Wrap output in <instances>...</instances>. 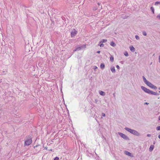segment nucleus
Instances as JSON below:
<instances>
[{
	"mask_svg": "<svg viewBox=\"0 0 160 160\" xmlns=\"http://www.w3.org/2000/svg\"><path fill=\"white\" fill-rule=\"evenodd\" d=\"M123 62H124L123 61H121V62H120L121 64H123V63H124Z\"/></svg>",
	"mask_w": 160,
	"mask_h": 160,
	"instance_id": "ea45409f",
	"label": "nucleus"
},
{
	"mask_svg": "<svg viewBox=\"0 0 160 160\" xmlns=\"http://www.w3.org/2000/svg\"><path fill=\"white\" fill-rule=\"evenodd\" d=\"M159 120H160V116L159 117Z\"/></svg>",
	"mask_w": 160,
	"mask_h": 160,
	"instance_id": "de8ad7c7",
	"label": "nucleus"
},
{
	"mask_svg": "<svg viewBox=\"0 0 160 160\" xmlns=\"http://www.w3.org/2000/svg\"><path fill=\"white\" fill-rule=\"evenodd\" d=\"M62 19L63 20H66L65 19H66V18H65L64 17H62Z\"/></svg>",
	"mask_w": 160,
	"mask_h": 160,
	"instance_id": "7c9ffc66",
	"label": "nucleus"
},
{
	"mask_svg": "<svg viewBox=\"0 0 160 160\" xmlns=\"http://www.w3.org/2000/svg\"><path fill=\"white\" fill-rule=\"evenodd\" d=\"M95 10H97V9H96V8H95Z\"/></svg>",
	"mask_w": 160,
	"mask_h": 160,
	"instance_id": "603ef678",
	"label": "nucleus"
},
{
	"mask_svg": "<svg viewBox=\"0 0 160 160\" xmlns=\"http://www.w3.org/2000/svg\"><path fill=\"white\" fill-rule=\"evenodd\" d=\"M98 99H95V102L97 104H98Z\"/></svg>",
	"mask_w": 160,
	"mask_h": 160,
	"instance_id": "393cba45",
	"label": "nucleus"
},
{
	"mask_svg": "<svg viewBox=\"0 0 160 160\" xmlns=\"http://www.w3.org/2000/svg\"><path fill=\"white\" fill-rule=\"evenodd\" d=\"M158 138L160 139V135H159L158 136Z\"/></svg>",
	"mask_w": 160,
	"mask_h": 160,
	"instance_id": "c03bdc74",
	"label": "nucleus"
},
{
	"mask_svg": "<svg viewBox=\"0 0 160 160\" xmlns=\"http://www.w3.org/2000/svg\"><path fill=\"white\" fill-rule=\"evenodd\" d=\"M110 61L111 62H113L114 61V58H113V57L111 55L110 57Z\"/></svg>",
	"mask_w": 160,
	"mask_h": 160,
	"instance_id": "f3484780",
	"label": "nucleus"
},
{
	"mask_svg": "<svg viewBox=\"0 0 160 160\" xmlns=\"http://www.w3.org/2000/svg\"><path fill=\"white\" fill-rule=\"evenodd\" d=\"M37 146H34V148H35V147H37Z\"/></svg>",
	"mask_w": 160,
	"mask_h": 160,
	"instance_id": "8fccbe9b",
	"label": "nucleus"
},
{
	"mask_svg": "<svg viewBox=\"0 0 160 160\" xmlns=\"http://www.w3.org/2000/svg\"><path fill=\"white\" fill-rule=\"evenodd\" d=\"M100 68H101L103 70L105 68V64L104 63H102L100 64Z\"/></svg>",
	"mask_w": 160,
	"mask_h": 160,
	"instance_id": "f8f14e48",
	"label": "nucleus"
},
{
	"mask_svg": "<svg viewBox=\"0 0 160 160\" xmlns=\"http://www.w3.org/2000/svg\"><path fill=\"white\" fill-rule=\"evenodd\" d=\"M113 97L115 98V93H113Z\"/></svg>",
	"mask_w": 160,
	"mask_h": 160,
	"instance_id": "4c0bfd02",
	"label": "nucleus"
},
{
	"mask_svg": "<svg viewBox=\"0 0 160 160\" xmlns=\"http://www.w3.org/2000/svg\"><path fill=\"white\" fill-rule=\"evenodd\" d=\"M125 154L132 157H133V155L131 153L128 151H125L124 152Z\"/></svg>",
	"mask_w": 160,
	"mask_h": 160,
	"instance_id": "423d86ee",
	"label": "nucleus"
},
{
	"mask_svg": "<svg viewBox=\"0 0 160 160\" xmlns=\"http://www.w3.org/2000/svg\"><path fill=\"white\" fill-rule=\"evenodd\" d=\"M116 67L118 69H119V68H120V67H119V65H116Z\"/></svg>",
	"mask_w": 160,
	"mask_h": 160,
	"instance_id": "2f4dec72",
	"label": "nucleus"
},
{
	"mask_svg": "<svg viewBox=\"0 0 160 160\" xmlns=\"http://www.w3.org/2000/svg\"><path fill=\"white\" fill-rule=\"evenodd\" d=\"M157 18L159 19L160 20V14H159L157 16Z\"/></svg>",
	"mask_w": 160,
	"mask_h": 160,
	"instance_id": "a878e982",
	"label": "nucleus"
},
{
	"mask_svg": "<svg viewBox=\"0 0 160 160\" xmlns=\"http://www.w3.org/2000/svg\"><path fill=\"white\" fill-rule=\"evenodd\" d=\"M158 89L160 90V87L158 88Z\"/></svg>",
	"mask_w": 160,
	"mask_h": 160,
	"instance_id": "49530a36",
	"label": "nucleus"
},
{
	"mask_svg": "<svg viewBox=\"0 0 160 160\" xmlns=\"http://www.w3.org/2000/svg\"><path fill=\"white\" fill-rule=\"evenodd\" d=\"M107 39H103L99 42V43L106 42H107Z\"/></svg>",
	"mask_w": 160,
	"mask_h": 160,
	"instance_id": "4468645a",
	"label": "nucleus"
},
{
	"mask_svg": "<svg viewBox=\"0 0 160 160\" xmlns=\"http://www.w3.org/2000/svg\"><path fill=\"white\" fill-rule=\"evenodd\" d=\"M152 89H154L156 90V89H157V87L156 86H155L154 85L153 88H152Z\"/></svg>",
	"mask_w": 160,
	"mask_h": 160,
	"instance_id": "cd10ccee",
	"label": "nucleus"
},
{
	"mask_svg": "<svg viewBox=\"0 0 160 160\" xmlns=\"http://www.w3.org/2000/svg\"><path fill=\"white\" fill-rule=\"evenodd\" d=\"M32 139L30 138L29 139H27L24 142V145L28 146L30 145L32 143Z\"/></svg>",
	"mask_w": 160,
	"mask_h": 160,
	"instance_id": "7ed1b4c3",
	"label": "nucleus"
},
{
	"mask_svg": "<svg viewBox=\"0 0 160 160\" xmlns=\"http://www.w3.org/2000/svg\"><path fill=\"white\" fill-rule=\"evenodd\" d=\"M124 18V19H125V18Z\"/></svg>",
	"mask_w": 160,
	"mask_h": 160,
	"instance_id": "5fc2aeb1",
	"label": "nucleus"
},
{
	"mask_svg": "<svg viewBox=\"0 0 160 160\" xmlns=\"http://www.w3.org/2000/svg\"><path fill=\"white\" fill-rule=\"evenodd\" d=\"M143 35L144 36H146L147 35V33L145 31H143L142 32Z\"/></svg>",
	"mask_w": 160,
	"mask_h": 160,
	"instance_id": "412c9836",
	"label": "nucleus"
},
{
	"mask_svg": "<svg viewBox=\"0 0 160 160\" xmlns=\"http://www.w3.org/2000/svg\"><path fill=\"white\" fill-rule=\"evenodd\" d=\"M150 9L153 14H154V9L153 7H151L150 8Z\"/></svg>",
	"mask_w": 160,
	"mask_h": 160,
	"instance_id": "dca6fc26",
	"label": "nucleus"
},
{
	"mask_svg": "<svg viewBox=\"0 0 160 160\" xmlns=\"http://www.w3.org/2000/svg\"><path fill=\"white\" fill-rule=\"evenodd\" d=\"M1 81H0V83H1Z\"/></svg>",
	"mask_w": 160,
	"mask_h": 160,
	"instance_id": "3c124183",
	"label": "nucleus"
},
{
	"mask_svg": "<svg viewBox=\"0 0 160 160\" xmlns=\"http://www.w3.org/2000/svg\"><path fill=\"white\" fill-rule=\"evenodd\" d=\"M98 45L100 47H103L104 46V44L102 43H99V44H98Z\"/></svg>",
	"mask_w": 160,
	"mask_h": 160,
	"instance_id": "6ab92c4d",
	"label": "nucleus"
},
{
	"mask_svg": "<svg viewBox=\"0 0 160 160\" xmlns=\"http://www.w3.org/2000/svg\"><path fill=\"white\" fill-rule=\"evenodd\" d=\"M51 21H52V23L54 24V21H52V20H51Z\"/></svg>",
	"mask_w": 160,
	"mask_h": 160,
	"instance_id": "a19ab883",
	"label": "nucleus"
},
{
	"mask_svg": "<svg viewBox=\"0 0 160 160\" xmlns=\"http://www.w3.org/2000/svg\"><path fill=\"white\" fill-rule=\"evenodd\" d=\"M110 45L112 47H115L116 45L115 43L113 41H111L110 42Z\"/></svg>",
	"mask_w": 160,
	"mask_h": 160,
	"instance_id": "ddd939ff",
	"label": "nucleus"
},
{
	"mask_svg": "<svg viewBox=\"0 0 160 160\" xmlns=\"http://www.w3.org/2000/svg\"><path fill=\"white\" fill-rule=\"evenodd\" d=\"M147 136L148 137H150L151 136V135L150 134H148L147 135Z\"/></svg>",
	"mask_w": 160,
	"mask_h": 160,
	"instance_id": "58836bf2",
	"label": "nucleus"
},
{
	"mask_svg": "<svg viewBox=\"0 0 160 160\" xmlns=\"http://www.w3.org/2000/svg\"><path fill=\"white\" fill-rule=\"evenodd\" d=\"M130 49L131 51L132 52H134L135 50V48L133 46H130Z\"/></svg>",
	"mask_w": 160,
	"mask_h": 160,
	"instance_id": "9b49d317",
	"label": "nucleus"
},
{
	"mask_svg": "<svg viewBox=\"0 0 160 160\" xmlns=\"http://www.w3.org/2000/svg\"><path fill=\"white\" fill-rule=\"evenodd\" d=\"M145 103V104H147V105H148V104H149L148 103H147V102H146V103Z\"/></svg>",
	"mask_w": 160,
	"mask_h": 160,
	"instance_id": "37998d69",
	"label": "nucleus"
},
{
	"mask_svg": "<svg viewBox=\"0 0 160 160\" xmlns=\"http://www.w3.org/2000/svg\"><path fill=\"white\" fill-rule=\"evenodd\" d=\"M95 10H97V9H96V8H95Z\"/></svg>",
	"mask_w": 160,
	"mask_h": 160,
	"instance_id": "864d4df0",
	"label": "nucleus"
},
{
	"mask_svg": "<svg viewBox=\"0 0 160 160\" xmlns=\"http://www.w3.org/2000/svg\"><path fill=\"white\" fill-rule=\"evenodd\" d=\"M39 64H40V63H38V65L40 67H41V66Z\"/></svg>",
	"mask_w": 160,
	"mask_h": 160,
	"instance_id": "a18cd8bd",
	"label": "nucleus"
},
{
	"mask_svg": "<svg viewBox=\"0 0 160 160\" xmlns=\"http://www.w3.org/2000/svg\"><path fill=\"white\" fill-rule=\"evenodd\" d=\"M135 38L137 40H139L140 39L139 37L137 35L135 36Z\"/></svg>",
	"mask_w": 160,
	"mask_h": 160,
	"instance_id": "5701e85b",
	"label": "nucleus"
},
{
	"mask_svg": "<svg viewBox=\"0 0 160 160\" xmlns=\"http://www.w3.org/2000/svg\"><path fill=\"white\" fill-rule=\"evenodd\" d=\"M142 78L145 83L147 84L149 82L148 81L144 76H142Z\"/></svg>",
	"mask_w": 160,
	"mask_h": 160,
	"instance_id": "1a4fd4ad",
	"label": "nucleus"
},
{
	"mask_svg": "<svg viewBox=\"0 0 160 160\" xmlns=\"http://www.w3.org/2000/svg\"><path fill=\"white\" fill-rule=\"evenodd\" d=\"M30 107H29V108L30 109H35L34 108L35 107V106H34V105L33 104H31L30 105Z\"/></svg>",
	"mask_w": 160,
	"mask_h": 160,
	"instance_id": "2eb2a0df",
	"label": "nucleus"
},
{
	"mask_svg": "<svg viewBox=\"0 0 160 160\" xmlns=\"http://www.w3.org/2000/svg\"><path fill=\"white\" fill-rule=\"evenodd\" d=\"M146 85L152 89L153 88V86L154 85L149 82Z\"/></svg>",
	"mask_w": 160,
	"mask_h": 160,
	"instance_id": "0eeeda50",
	"label": "nucleus"
},
{
	"mask_svg": "<svg viewBox=\"0 0 160 160\" xmlns=\"http://www.w3.org/2000/svg\"><path fill=\"white\" fill-rule=\"evenodd\" d=\"M78 31L74 29L71 33V36L72 38L74 37L77 33Z\"/></svg>",
	"mask_w": 160,
	"mask_h": 160,
	"instance_id": "20e7f679",
	"label": "nucleus"
},
{
	"mask_svg": "<svg viewBox=\"0 0 160 160\" xmlns=\"http://www.w3.org/2000/svg\"><path fill=\"white\" fill-rule=\"evenodd\" d=\"M98 5L99 6V5H100V3H99V2H98Z\"/></svg>",
	"mask_w": 160,
	"mask_h": 160,
	"instance_id": "79ce46f5",
	"label": "nucleus"
},
{
	"mask_svg": "<svg viewBox=\"0 0 160 160\" xmlns=\"http://www.w3.org/2000/svg\"><path fill=\"white\" fill-rule=\"evenodd\" d=\"M118 134L122 138L124 139H126L127 138V136L124 134L118 132Z\"/></svg>",
	"mask_w": 160,
	"mask_h": 160,
	"instance_id": "39448f33",
	"label": "nucleus"
},
{
	"mask_svg": "<svg viewBox=\"0 0 160 160\" xmlns=\"http://www.w3.org/2000/svg\"><path fill=\"white\" fill-rule=\"evenodd\" d=\"M141 88L145 92L148 94L154 95H159V93L153 92L143 86L141 87Z\"/></svg>",
	"mask_w": 160,
	"mask_h": 160,
	"instance_id": "f257e3e1",
	"label": "nucleus"
},
{
	"mask_svg": "<svg viewBox=\"0 0 160 160\" xmlns=\"http://www.w3.org/2000/svg\"><path fill=\"white\" fill-rule=\"evenodd\" d=\"M99 93L100 95L102 96H104L106 94L105 92L102 91H99Z\"/></svg>",
	"mask_w": 160,
	"mask_h": 160,
	"instance_id": "9d476101",
	"label": "nucleus"
},
{
	"mask_svg": "<svg viewBox=\"0 0 160 160\" xmlns=\"http://www.w3.org/2000/svg\"><path fill=\"white\" fill-rule=\"evenodd\" d=\"M158 61H159V62L160 63V55H159V56Z\"/></svg>",
	"mask_w": 160,
	"mask_h": 160,
	"instance_id": "f704fd0d",
	"label": "nucleus"
},
{
	"mask_svg": "<svg viewBox=\"0 0 160 160\" xmlns=\"http://www.w3.org/2000/svg\"><path fill=\"white\" fill-rule=\"evenodd\" d=\"M124 55L126 57H128V54L127 51H125V52L124 53Z\"/></svg>",
	"mask_w": 160,
	"mask_h": 160,
	"instance_id": "aec40b11",
	"label": "nucleus"
},
{
	"mask_svg": "<svg viewBox=\"0 0 160 160\" xmlns=\"http://www.w3.org/2000/svg\"><path fill=\"white\" fill-rule=\"evenodd\" d=\"M154 148V146L153 145H151L150 146L149 148V151H152Z\"/></svg>",
	"mask_w": 160,
	"mask_h": 160,
	"instance_id": "a211bd4d",
	"label": "nucleus"
},
{
	"mask_svg": "<svg viewBox=\"0 0 160 160\" xmlns=\"http://www.w3.org/2000/svg\"><path fill=\"white\" fill-rule=\"evenodd\" d=\"M157 130H160V126H158L157 128Z\"/></svg>",
	"mask_w": 160,
	"mask_h": 160,
	"instance_id": "c756f323",
	"label": "nucleus"
},
{
	"mask_svg": "<svg viewBox=\"0 0 160 160\" xmlns=\"http://www.w3.org/2000/svg\"><path fill=\"white\" fill-rule=\"evenodd\" d=\"M98 68V67L96 66H94V67H93V69L94 70H95L96 69H97Z\"/></svg>",
	"mask_w": 160,
	"mask_h": 160,
	"instance_id": "c85d7f7f",
	"label": "nucleus"
},
{
	"mask_svg": "<svg viewBox=\"0 0 160 160\" xmlns=\"http://www.w3.org/2000/svg\"><path fill=\"white\" fill-rule=\"evenodd\" d=\"M125 129L127 131L134 135L137 136H139L140 135L139 133L137 131L134 130L132 129L128 128H125Z\"/></svg>",
	"mask_w": 160,
	"mask_h": 160,
	"instance_id": "f03ea898",
	"label": "nucleus"
},
{
	"mask_svg": "<svg viewBox=\"0 0 160 160\" xmlns=\"http://www.w3.org/2000/svg\"><path fill=\"white\" fill-rule=\"evenodd\" d=\"M102 115L103 116V117H105V114L104 113H102Z\"/></svg>",
	"mask_w": 160,
	"mask_h": 160,
	"instance_id": "c9c22d12",
	"label": "nucleus"
},
{
	"mask_svg": "<svg viewBox=\"0 0 160 160\" xmlns=\"http://www.w3.org/2000/svg\"><path fill=\"white\" fill-rule=\"evenodd\" d=\"M82 48H82H86V44H84L81 46Z\"/></svg>",
	"mask_w": 160,
	"mask_h": 160,
	"instance_id": "4be33fe9",
	"label": "nucleus"
},
{
	"mask_svg": "<svg viewBox=\"0 0 160 160\" xmlns=\"http://www.w3.org/2000/svg\"><path fill=\"white\" fill-rule=\"evenodd\" d=\"M77 48L78 49V51H79V50H81V49L82 48H81V46H80V47H77Z\"/></svg>",
	"mask_w": 160,
	"mask_h": 160,
	"instance_id": "bb28decb",
	"label": "nucleus"
},
{
	"mask_svg": "<svg viewBox=\"0 0 160 160\" xmlns=\"http://www.w3.org/2000/svg\"><path fill=\"white\" fill-rule=\"evenodd\" d=\"M54 160H59V158L58 157H56L54 158Z\"/></svg>",
	"mask_w": 160,
	"mask_h": 160,
	"instance_id": "473e14b6",
	"label": "nucleus"
},
{
	"mask_svg": "<svg viewBox=\"0 0 160 160\" xmlns=\"http://www.w3.org/2000/svg\"><path fill=\"white\" fill-rule=\"evenodd\" d=\"M158 92H159V93H160V91H158Z\"/></svg>",
	"mask_w": 160,
	"mask_h": 160,
	"instance_id": "09e8293b",
	"label": "nucleus"
},
{
	"mask_svg": "<svg viewBox=\"0 0 160 160\" xmlns=\"http://www.w3.org/2000/svg\"><path fill=\"white\" fill-rule=\"evenodd\" d=\"M160 4V1H157L156 2H155V5H158V4Z\"/></svg>",
	"mask_w": 160,
	"mask_h": 160,
	"instance_id": "b1692460",
	"label": "nucleus"
},
{
	"mask_svg": "<svg viewBox=\"0 0 160 160\" xmlns=\"http://www.w3.org/2000/svg\"><path fill=\"white\" fill-rule=\"evenodd\" d=\"M1 105L0 104V107H1Z\"/></svg>",
	"mask_w": 160,
	"mask_h": 160,
	"instance_id": "6e6d98bb",
	"label": "nucleus"
},
{
	"mask_svg": "<svg viewBox=\"0 0 160 160\" xmlns=\"http://www.w3.org/2000/svg\"><path fill=\"white\" fill-rule=\"evenodd\" d=\"M100 51L99 50L97 51V53H100Z\"/></svg>",
	"mask_w": 160,
	"mask_h": 160,
	"instance_id": "e433bc0d",
	"label": "nucleus"
},
{
	"mask_svg": "<svg viewBox=\"0 0 160 160\" xmlns=\"http://www.w3.org/2000/svg\"><path fill=\"white\" fill-rule=\"evenodd\" d=\"M73 52H74L76 51H78V49L77 48H76V49H75L74 50H73Z\"/></svg>",
	"mask_w": 160,
	"mask_h": 160,
	"instance_id": "72a5a7b5",
	"label": "nucleus"
},
{
	"mask_svg": "<svg viewBox=\"0 0 160 160\" xmlns=\"http://www.w3.org/2000/svg\"><path fill=\"white\" fill-rule=\"evenodd\" d=\"M111 70L112 72L113 73H115L116 72V70L114 67L112 66L111 68Z\"/></svg>",
	"mask_w": 160,
	"mask_h": 160,
	"instance_id": "6e6552de",
	"label": "nucleus"
}]
</instances>
